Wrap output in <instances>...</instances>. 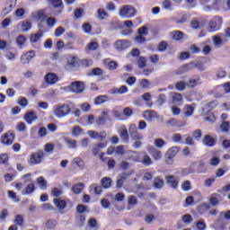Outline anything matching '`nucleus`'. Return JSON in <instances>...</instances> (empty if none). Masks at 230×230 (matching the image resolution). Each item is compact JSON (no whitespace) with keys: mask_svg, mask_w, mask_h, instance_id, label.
Instances as JSON below:
<instances>
[{"mask_svg":"<svg viewBox=\"0 0 230 230\" xmlns=\"http://www.w3.org/2000/svg\"><path fill=\"white\" fill-rule=\"evenodd\" d=\"M172 21L176 24H186V22H188V16L183 15L180 20H175V18H172Z\"/></svg>","mask_w":230,"mask_h":230,"instance_id":"4d7b16f0","label":"nucleus"},{"mask_svg":"<svg viewBox=\"0 0 230 230\" xmlns=\"http://www.w3.org/2000/svg\"><path fill=\"white\" fill-rule=\"evenodd\" d=\"M42 39V32L39 31L38 33L32 34L31 36V42H39V40Z\"/></svg>","mask_w":230,"mask_h":230,"instance_id":"3c124183","label":"nucleus"},{"mask_svg":"<svg viewBox=\"0 0 230 230\" xmlns=\"http://www.w3.org/2000/svg\"><path fill=\"white\" fill-rule=\"evenodd\" d=\"M208 200H209V203L211 204V206H213V207L218 206V204H220V202H222V196L218 193H213V194H211Z\"/></svg>","mask_w":230,"mask_h":230,"instance_id":"f3484780","label":"nucleus"},{"mask_svg":"<svg viewBox=\"0 0 230 230\" xmlns=\"http://www.w3.org/2000/svg\"><path fill=\"white\" fill-rule=\"evenodd\" d=\"M72 164L77 166V168H80L81 170H83V168L85 166V163L80 157L74 158L72 161Z\"/></svg>","mask_w":230,"mask_h":230,"instance_id":"bb28decb","label":"nucleus"},{"mask_svg":"<svg viewBox=\"0 0 230 230\" xmlns=\"http://www.w3.org/2000/svg\"><path fill=\"white\" fill-rule=\"evenodd\" d=\"M15 41L17 46L21 49L22 46H24V44H26V37H24V35H19Z\"/></svg>","mask_w":230,"mask_h":230,"instance_id":"e433bc0d","label":"nucleus"},{"mask_svg":"<svg viewBox=\"0 0 230 230\" xmlns=\"http://www.w3.org/2000/svg\"><path fill=\"white\" fill-rule=\"evenodd\" d=\"M64 33H66V29H64V27H58L55 30L54 35H55V37H62V35H64Z\"/></svg>","mask_w":230,"mask_h":230,"instance_id":"bf43d9fd","label":"nucleus"},{"mask_svg":"<svg viewBox=\"0 0 230 230\" xmlns=\"http://www.w3.org/2000/svg\"><path fill=\"white\" fill-rule=\"evenodd\" d=\"M163 10H173V4L170 0H164L162 3Z\"/></svg>","mask_w":230,"mask_h":230,"instance_id":"58836bf2","label":"nucleus"},{"mask_svg":"<svg viewBox=\"0 0 230 230\" xmlns=\"http://www.w3.org/2000/svg\"><path fill=\"white\" fill-rule=\"evenodd\" d=\"M42 161H44V151L40 150L31 155L30 158L28 159V164L30 166H35L37 164H40Z\"/></svg>","mask_w":230,"mask_h":230,"instance_id":"7ed1b4c3","label":"nucleus"},{"mask_svg":"<svg viewBox=\"0 0 230 230\" xmlns=\"http://www.w3.org/2000/svg\"><path fill=\"white\" fill-rule=\"evenodd\" d=\"M130 42L127 40H117L114 44V48L118 49V51H123L124 49H127V48H129Z\"/></svg>","mask_w":230,"mask_h":230,"instance_id":"9b49d317","label":"nucleus"},{"mask_svg":"<svg viewBox=\"0 0 230 230\" xmlns=\"http://www.w3.org/2000/svg\"><path fill=\"white\" fill-rule=\"evenodd\" d=\"M88 226L90 229H98V221L96 220V218H91L88 221Z\"/></svg>","mask_w":230,"mask_h":230,"instance_id":"6e6d98bb","label":"nucleus"},{"mask_svg":"<svg viewBox=\"0 0 230 230\" xmlns=\"http://www.w3.org/2000/svg\"><path fill=\"white\" fill-rule=\"evenodd\" d=\"M192 137L193 139H196V141H199L200 137H202V130L196 129L192 131Z\"/></svg>","mask_w":230,"mask_h":230,"instance_id":"5fc2aeb1","label":"nucleus"},{"mask_svg":"<svg viewBox=\"0 0 230 230\" xmlns=\"http://www.w3.org/2000/svg\"><path fill=\"white\" fill-rule=\"evenodd\" d=\"M15 139V136L13 133L7 132L1 137V142L3 145H12Z\"/></svg>","mask_w":230,"mask_h":230,"instance_id":"f8f14e48","label":"nucleus"},{"mask_svg":"<svg viewBox=\"0 0 230 230\" xmlns=\"http://www.w3.org/2000/svg\"><path fill=\"white\" fill-rule=\"evenodd\" d=\"M7 197L8 199H12L14 202H21V199L19 196H17V193H15L13 190H8L7 191Z\"/></svg>","mask_w":230,"mask_h":230,"instance_id":"c9c22d12","label":"nucleus"},{"mask_svg":"<svg viewBox=\"0 0 230 230\" xmlns=\"http://www.w3.org/2000/svg\"><path fill=\"white\" fill-rule=\"evenodd\" d=\"M85 49H86V51H96V49H98V42H96V41L90 42L86 46Z\"/></svg>","mask_w":230,"mask_h":230,"instance_id":"a18cd8bd","label":"nucleus"},{"mask_svg":"<svg viewBox=\"0 0 230 230\" xmlns=\"http://www.w3.org/2000/svg\"><path fill=\"white\" fill-rule=\"evenodd\" d=\"M102 64L110 69V71H114V69H118V62L111 59H104Z\"/></svg>","mask_w":230,"mask_h":230,"instance_id":"4be33fe9","label":"nucleus"},{"mask_svg":"<svg viewBox=\"0 0 230 230\" xmlns=\"http://www.w3.org/2000/svg\"><path fill=\"white\" fill-rule=\"evenodd\" d=\"M119 135L122 141L128 143V129H127V127L121 126L119 131Z\"/></svg>","mask_w":230,"mask_h":230,"instance_id":"aec40b11","label":"nucleus"},{"mask_svg":"<svg viewBox=\"0 0 230 230\" xmlns=\"http://www.w3.org/2000/svg\"><path fill=\"white\" fill-rule=\"evenodd\" d=\"M68 87L72 93H76V94L84 93V89H85V85L80 81L72 83Z\"/></svg>","mask_w":230,"mask_h":230,"instance_id":"0eeeda50","label":"nucleus"},{"mask_svg":"<svg viewBox=\"0 0 230 230\" xmlns=\"http://www.w3.org/2000/svg\"><path fill=\"white\" fill-rule=\"evenodd\" d=\"M112 154H116V155H123L125 154V149H123V146H111L108 148V155H112Z\"/></svg>","mask_w":230,"mask_h":230,"instance_id":"9d476101","label":"nucleus"},{"mask_svg":"<svg viewBox=\"0 0 230 230\" xmlns=\"http://www.w3.org/2000/svg\"><path fill=\"white\" fill-rule=\"evenodd\" d=\"M129 134L132 139L136 141L135 145H141V139H143V135L137 132V127L136 126V124H132L129 126Z\"/></svg>","mask_w":230,"mask_h":230,"instance_id":"20e7f679","label":"nucleus"},{"mask_svg":"<svg viewBox=\"0 0 230 230\" xmlns=\"http://www.w3.org/2000/svg\"><path fill=\"white\" fill-rule=\"evenodd\" d=\"M83 190H84V183H78V184H75L72 187V191H74V193L75 195H78L79 193H82Z\"/></svg>","mask_w":230,"mask_h":230,"instance_id":"ea45409f","label":"nucleus"},{"mask_svg":"<svg viewBox=\"0 0 230 230\" xmlns=\"http://www.w3.org/2000/svg\"><path fill=\"white\" fill-rule=\"evenodd\" d=\"M87 135L95 141H104L107 138V131L88 130Z\"/></svg>","mask_w":230,"mask_h":230,"instance_id":"39448f33","label":"nucleus"},{"mask_svg":"<svg viewBox=\"0 0 230 230\" xmlns=\"http://www.w3.org/2000/svg\"><path fill=\"white\" fill-rule=\"evenodd\" d=\"M166 183L171 187L173 188V190H177V187L179 186V180L175 178L173 175H167L165 176Z\"/></svg>","mask_w":230,"mask_h":230,"instance_id":"4468645a","label":"nucleus"},{"mask_svg":"<svg viewBox=\"0 0 230 230\" xmlns=\"http://www.w3.org/2000/svg\"><path fill=\"white\" fill-rule=\"evenodd\" d=\"M212 42L217 48H221V46H224V44L227 42V40L225 39L221 33H219L212 37Z\"/></svg>","mask_w":230,"mask_h":230,"instance_id":"1a4fd4ad","label":"nucleus"},{"mask_svg":"<svg viewBox=\"0 0 230 230\" xmlns=\"http://www.w3.org/2000/svg\"><path fill=\"white\" fill-rule=\"evenodd\" d=\"M127 177H128V174L123 173L119 176V178L117 180V188H121L123 186V183L125 181H127Z\"/></svg>","mask_w":230,"mask_h":230,"instance_id":"a19ab883","label":"nucleus"},{"mask_svg":"<svg viewBox=\"0 0 230 230\" xmlns=\"http://www.w3.org/2000/svg\"><path fill=\"white\" fill-rule=\"evenodd\" d=\"M184 114L186 117L193 116V111H195V107L193 105H185L184 107Z\"/></svg>","mask_w":230,"mask_h":230,"instance_id":"473e14b6","label":"nucleus"},{"mask_svg":"<svg viewBox=\"0 0 230 230\" xmlns=\"http://www.w3.org/2000/svg\"><path fill=\"white\" fill-rule=\"evenodd\" d=\"M58 80V75H57V74L55 73H48L44 76V81L46 82V84H48V85H55V84H57Z\"/></svg>","mask_w":230,"mask_h":230,"instance_id":"6e6552de","label":"nucleus"},{"mask_svg":"<svg viewBox=\"0 0 230 230\" xmlns=\"http://www.w3.org/2000/svg\"><path fill=\"white\" fill-rule=\"evenodd\" d=\"M24 119L27 125H31L34 121H37V111H29L24 115Z\"/></svg>","mask_w":230,"mask_h":230,"instance_id":"ddd939ff","label":"nucleus"},{"mask_svg":"<svg viewBox=\"0 0 230 230\" xmlns=\"http://www.w3.org/2000/svg\"><path fill=\"white\" fill-rule=\"evenodd\" d=\"M174 40H182L184 39V33L180 31H175L172 35Z\"/></svg>","mask_w":230,"mask_h":230,"instance_id":"8fccbe9b","label":"nucleus"},{"mask_svg":"<svg viewBox=\"0 0 230 230\" xmlns=\"http://www.w3.org/2000/svg\"><path fill=\"white\" fill-rule=\"evenodd\" d=\"M188 71H191V65H183L177 71L176 75H184V73H188Z\"/></svg>","mask_w":230,"mask_h":230,"instance_id":"c756f323","label":"nucleus"},{"mask_svg":"<svg viewBox=\"0 0 230 230\" xmlns=\"http://www.w3.org/2000/svg\"><path fill=\"white\" fill-rule=\"evenodd\" d=\"M14 224H16V226H22V224H24V218L22 217V216L16 215Z\"/></svg>","mask_w":230,"mask_h":230,"instance_id":"69168bd1","label":"nucleus"},{"mask_svg":"<svg viewBox=\"0 0 230 230\" xmlns=\"http://www.w3.org/2000/svg\"><path fill=\"white\" fill-rule=\"evenodd\" d=\"M220 28H222V18L216 16L211 20L209 23L208 31H218Z\"/></svg>","mask_w":230,"mask_h":230,"instance_id":"423d86ee","label":"nucleus"},{"mask_svg":"<svg viewBox=\"0 0 230 230\" xmlns=\"http://www.w3.org/2000/svg\"><path fill=\"white\" fill-rule=\"evenodd\" d=\"M9 157L7 154L0 155V164H8Z\"/></svg>","mask_w":230,"mask_h":230,"instance_id":"e2e57ef3","label":"nucleus"},{"mask_svg":"<svg viewBox=\"0 0 230 230\" xmlns=\"http://www.w3.org/2000/svg\"><path fill=\"white\" fill-rule=\"evenodd\" d=\"M78 66V58L70 56L67 58L66 69H73Z\"/></svg>","mask_w":230,"mask_h":230,"instance_id":"dca6fc26","label":"nucleus"},{"mask_svg":"<svg viewBox=\"0 0 230 230\" xmlns=\"http://www.w3.org/2000/svg\"><path fill=\"white\" fill-rule=\"evenodd\" d=\"M128 206H131L132 208H134V206L137 205V198L134 195L128 196Z\"/></svg>","mask_w":230,"mask_h":230,"instance_id":"49530a36","label":"nucleus"},{"mask_svg":"<svg viewBox=\"0 0 230 230\" xmlns=\"http://www.w3.org/2000/svg\"><path fill=\"white\" fill-rule=\"evenodd\" d=\"M149 154H151V155H153V157L155 161H159V159H161V157H163V153H161V151H159L155 148H151L149 150Z\"/></svg>","mask_w":230,"mask_h":230,"instance_id":"cd10ccee","label":"nucleus"},{"mask_svg":"<svg viewBox=\"0 0 230 230\" xmlns=\"http://www.w3.org/2000/svg\"><path fill=\"white\" fill-rule=\"evenodd\" d=\"M103 75V70L100 67H95L90 73V76H102Z\"/></svg>","mask_w":230,"mask_h":230,"instance_id":"09e8293b","label":"nucleus"},{"mask_svg":"<svg viewBox=\"0 0 230 230\" xmlns=\"http://www.w3.org/2000/svg\"><path fill=\"white\" fill-rule=\"evenodd\" d=\"M18 31H30L31 30V22L23 21L17 25Z\"/></svg>","mask_w":230,"mask_h":230,"instance_id":"a211bd4d","label":"nucleus"},{"mask_svg":"<svg viewBox=\"0 0 230 230\" xmlns=\"http://www.w3.org/2000/svg\"><path fill=\"white\" fill-rule=\"evenodd\" d=\"M56 226H58V223L55 219H49L45 223V227L47 229H55Z\"/></svg>","mask_w":230,"mask_h":230,"instance_id":"37998d69","label":"nucleus"},{"mask_svg":"<svg viewBox=\"0 0 230 230\" xmlns=\"http://www.w3.org/2000/svg\"><path fill=\"white\" fill-rule=\"evenodd\" d=\"M53 202L58 211H64V209H66V206H67V202L62 199H54Z\"/></svg>","mask_w":230,"mask_h":230,"instance_id":"6ab92c4d","label":"nucleus"},{"mask_svg":"<svg viewBox=\"0 0 230 230\" xmlns=\"http://www.w3.org/2000/svg\"><path fill=\"white\" fill-rule=\"evenodd\" d=\"M35 21H40V22H44L46 21V14L44 11H38L36 14H33Z\"/></svg>","mask_w":230,"mask_h":230,"instance_id":"7c9ffc66","label":"nucleus"},{"mask_svg":"<svg viewBox=\"0 0 230 230\" xmlns=\"http://www.w3.org/2000/svg\"><path fill=\"white\" fill-rule=\"evenodd\" d=\"M153 161L152 158H150V156H148L147 155H144L142 158V164H144V166H150V164H152Z\"/></svg>","mask_w":230,"mask_h":230,"instance_id":"603ef678","label":"nucleus"},{"mask_svg":"<svg viewBox=\"0 0 230 230\" xmlns=\"http://www.w3.org/2000/svg\"><path fill=\"white\" fill-rule=\"evenodd\" d=\"M35 191V184L30 183L26 186L25 190L22 192V195H30Z\"/></svg>","mask_w":230,"mask_h":230,"instance_id":"4c0bfd02","label":"nucleus"},{"mask_svg":"<svg viewBox=\"0 0 230 230\" xmlns=\"http://www.w3.org/2000/svg\"><path fill=\"white\" fill-rule=\"evenodd\" d=\"M203 143L204 145H215V138L210 136V135H207L204 137L203 138Z\"/></svg>","mask_w":230,"mask_h":230,"instance_id":"c03bdc74","label":"nucleus"},{"mask_svg":"<svg viewBox=\"0 0 230 230\" xmlns=\"http://www.w3.org/2000/svg\"><path fill=\"white\" fill-rule=\"evenodd\" d=\"M52 112L55 118L60 119L62 118H66V116H69L71 113V108H69V105L66 103H59L53 106Z\"/></svg>","mask_w":230,"mask_h":230,"instance_id":"f257e3e1","label":"nucleus"},{"mask_svg":"<svg viewBox=\"0 0 230 230\" xmlns=\"http://www.w3.org/2000/svg\"><path fill=\"white\" fill-rule=\"evenodd\" d=\"M222 132H229L230 131V124L229 121H224L220 126Z\"/></svg>","mask_w":230,"mask_h":230,"instance_id":"052dcab7","label":"nucleus"},{"mask_svg":"<svg viewBox=\"0 0 230 230\" xmlns=\"http://www.w3.org/2000/svg\"><path fill=\"white\" fill-rule=\"evenodd\" d=\"M82 134H84V129H82L80 126H75L72 128V136L75 137H78V136H82Z\"/></svg>","mask_w":230,"mask_h":230,"instance_id":"72a5a7b5","label":"nucleus"},{"mask_svg":"<svg viewBox=\"0 0 230 230\" xmlns=\"http://www.w3.org/2000/svg\"><path fill=\"white\" fill-rule=\"evenodd\" d=\"M181 190L183 191H190V190H191V181H185L182 184H181Z\"/></svg>","mask_w":230,"mask_h":230,"instance_id":"13d9d810","label":"nucleus"},{"mask_svg":"<svg viewBox=\"0 0 230 230\" xmlns=\"http://www.w3.org/2000/svg\"><path fill=\"white\" fill-rule=\"evenodd\" d=\"M101 183L104 190H109L112 186V180L109 177H104L101 180Z\"/></svg>","mask_w":230,"mask_h":230,"instance_id":"a878e982","label":"nucleus"},{"mask_svg":"<svg viewBox=\"0 0 230 230\" xmlns=\"http://www.w3.org/2000/svg\"><path fill=\"white\" fill-rule=\"evenodd\" d=\"M206 172H208V169L206 168V164H204V162H199L198 165V172L206 173Z\"/></svg>","mask_w":230,"mask_h":230,"instance_id":"680f3d73","label":"nucleus"},{"mask_svg":"<svg viewBox=\"0 0 230 230\" xmlns=\"http://www.w3.org/2000/svg\"><path fill=\"white\" fill-rule=\"evenodd\" d=\"M142 100L146 102L148 107H152V94H150V93L142 94Z\"/></svg>","mask_w":230,"mask_h":230,"instance_id":"f704fd0d","label":"nucleus"},{"mask_svg":"<svg viewBox=\"0 0 230 230\" xmlns=\"http://www.w3.org/2000/svg\"><path fill=\"white\" fill-rule=\"evenodd\" d=\"M143 118L146 119V121H152V119H155L157 118V113L152 110H147L144 111Z\"/></svg>","mask_w":230,"mask_h":230,"instance_id":"412c9836","label":"nucleus"},{"mask_svg":"<svg viewBox=\"0 0 230 230\" xmlns=\"http://www.w3.org/2000/svg\"><path fill=\"white\" fill-rule=\"evenodd\" d=\"M35 58V52L33 50L28 51L25 54L22 55L21 62L22 64H30V61Z\"/></svg>","mask_w":230,"mask_h":230,"instance_id":"2eb2a0df","label":"nucleus"},{"mask_svg":"<svg viewBox=\"0 0 230 230\" xmlns=\"http://www.w3.org/2000/svg\"><path fill=\"white\" fill-rule=\"evenodd\" d=\"M181 221L183 224H191L193 222V217L190 214H186L181 217Z\"/></svg>","mask_w":230,"mask_h":230,"instance_id":"864d4df0","label":"nucleus"},{"mask_svg":"<svg viewBox=\"0 0 230 230\" xmlns=\"http://www.w3.org/2000/svg\"><path fill=\"white\" fill-rule=\"evenodd\" d=\"M107 102H109V97L107 95L98 96L94 100L95 105H102V103H105Z\"/></svg>","mask_w":230,"mask_h":230,"instance_id":"2f4dec72","label":"nucleus"},{"mask_svg":"<svg viewBox=\"0 0 230 230\" xmlns=\"http://www.w3.org/2000/svg\"><path fill=\"white\" fill-rule=\"evenodd\" d=\"M109 119V111H104L102 112V115L97 119L98 125H105V122Z\"/></svg>","mask_w":230,"mask_h":230,"instance_id":"b1692460","label":"nucleus"},{"mask_svg":"<svg viewBox=\"0 0 230 230\" xmlns=\"http://www.w3.org/2000/svg\"><path fill=\"white\" fill-rule=\"evenodd\" d=\"M223 36V39L226 40V42H229L230 40V28H226L224 31V33H221Z\"/></svg>","mask_w":230,"mask_h":230,"instance_id":"774afa93","label":"nucleus"},{"mask_svg":"<svg viewBox=\"0 0 230 230\" xmlns=\"http://www.w3.org/2000/svg\"><path fill=\"white\" fill-rule=\"evenodd\" d=\"M172 103L174 105H180L182 103V94L177 93H172Z\"/></svg>","mask_w":230,"mask_h":230,"instance_id":"5701e85b","label":"nucleus"},{"mask_svg":"<svg viewBox=\"0 0 230 230\" xmlns=\"http://www.w3.org/2000/svg\"><path fill=\"white\" fill-rule=\"evenodd\" d=\"M209 164L211 166H218V164H220V158L213 156L210 160H209Z\"/></svg>","mask_w":230,"mask_h":230,"instance_id":"338daca9","label":"nucleus"},{"mask_svg":"<svg viewBox=\"0 0 230 230\" xmlns=\"http://www.w3.org/2000/svg\"><path fill=\"white\" fill-rule=\"evenodd\" d=\"M121 19H132L136 15V8L131 5H122L119 10Z\"/></svg>","mask_w":230,"mask_h":230,"instance_id":"f03ea898","label":"nucleus"},{"mask_svg":"<svg viewBox=\"0 0 230 230\" xmlns=\"http://www.w3.org/2000/svg\"><path fill=\"white\" fill-rule=\"evenodd\" d=\"M107 17H109V13H107L104 9L100 8L97 10V19H99V21H105Z\"/></svg>","mask_w":230,"mask_h":230,"instance_id":"c85d7f7f","label":"nucleus"},{"mask_svg":"<svg viewBox=\"0 0 230 230\" xmlns=\"http://www.w3.org/2000/svg\"><path fill=\"white\" fill-rule=\"evenodd\" d=\"M139 84L142 89H148L150 87V81H148L147 79H142L139 81Z\"/></svg>","mask_w":230,"mask_h":230,"instance_id":"0e129e2a","label":"nucleus"},{"mask_svg":"<svg viewBox=\"0 0 230 230\" xmlns=\"http://www.w3.org/2000/svg\"><path fill=\"white\" fill-rule=\"evenodd\" d=\"M37 184L40 190H44L48 189V181L42 176L37 179Z\"/></svg>","mask_w":230,"mask_h":230,"instance_id":"393cba45","label":"nucleus"},{"mask_svg":"<svg viewBox=\"0 0 230 230\" xmlns=\"http://www.w3.org/2000/svg\"><path fill=\"white\" fill-rule=\"evenodd\" d=\"M178 152H179V147L178 146H172V148H170L167 151L166 155H168L170 157H175V155H177Z\"/></svg>","mask_w":230,"mask_h":230,"instance_id":"de8ad7c7","label":"nucleus"},{"mask_svg":"<svg viewBox=\"0 0 230 230\" xmlns=\"http://www.w3.org/2000/svg\"><path fill=\"white\" fill-rule=\"evenodd\" d=\"M154 186L156 190H161L164 186V181L161 178H155Z\"/></svg>","mask_w":230,"mask_h":230,"instance_id":"79ce46f5","label":"nucleus"}]
</instances>
